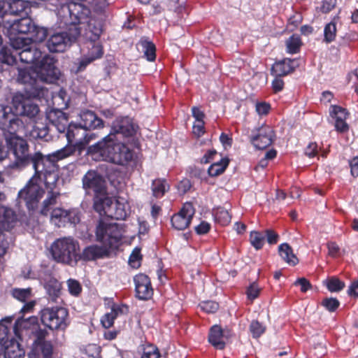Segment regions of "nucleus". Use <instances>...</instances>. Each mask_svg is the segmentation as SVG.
Instances as JSON below:
<instances>
[{
    "label": "nucleus",
    "instance_id": "1",
    "mask_svg": "<svg viewBox=\"0 0 358 358\" xmlns=\"http://www.w3.org/2000/svg\"><path fill=\"white\" fill-rule=\"evenodd\" d=\"M34 43L24 36H11L10 45L22 62L32 64L25 69H19L18 82L26 85L27 94L33 98H41L48 93L44 83H51L58 78L59 71L55 66L54 59L31 46Z\"/></svg>",
    "mask_w": 358,
    "mask_h": 358
},
{
    "label": "nucleus",
    "instance_id": "30",
    "mask_svg": "<svg viewBox=\"0 0 358 358\" xmlns=\"http://www.w3.org/2000/svg\"><path fill=\"white\" fill-rule=\"evenodd\" d=\"M129 204L121 197L116 199L113 206V215L116 220H124L129 213Z\"/></svg>",
    "mask_w": 358,
    "mask_h": 358
},
{
    "label": "nucleus",
    "instance_id": "11",
    "mask_svg": "<svg viewBox=\"0 0 358 358\" xmlns=\"http://www.w3.org/2000/svg\"><path fill=\"white\" fill-rule=\"evenodd\" d=\"M66 136L69 143H74L73 146L79 152H81L92 139V136H89L87 133V129L82 127L80 124H69Z\"/></svg>",
    "mask_w": 358,
    "mask_h": 358
},
{
    "label": "nucleus",
    "instance_id": "38",
    "mask_svg": "<svg viewBox=\"0 0 358 358\" xmlns=\"http://www.w3.org/2000/svg\"><path fill=\"white\" fill-rule=\"evenodd\" d=\"M11 296L16 300L25 303L32 296V289L28 288H13L10 290Z\"/></svg>",
    "mask_w": 358,
    "mask_h": 358
},
{
    "label": "nucleus",
    "instance_id": "23",
    "mask_svg": "<svg viewBox=\"0 0 358 358\" xmlns=\"http://www.w3.org/2000/svg\"><path fill=\"white\" fill-rule=\"evenodd\" d=\"M331 117L335 120V128L336 131L343 133L348 131L349 126L345 120L348 113L345 108L338 106H332L330 112Z\"/></svg>",
    "mask_w": 358,
    "mask_h": 358
},
{
    "label": "nucleus",
    "instance_id": "27",
    "mask_svg": "<svg viewBox=\"0 0 358 358\" xmlns=\"http://www.w3.org/2000/svg\"><path fill=\"white\" fill-rule=\"evenodd\" d=\"M227 335L225 331L219 325H214L211 327L208 341L216 349L222 350L225 346Z\"/></svg>",
    "mask_w": 358,
    "mask_h": 358
},
{
    "label": "nucleus",
    "instance_id": "21",
    "mask_svg": "<svg viewBox=\"0 0 358 358\" xmlns=\"http://www.w3.org/2000/svg\"><path fill=\"white\" fill-rule=\"evenodd\" d=\"M273 131L269 127H262L258 129L257 135L251 138L252 144L258 149H264L273 142Z\"/></svg>",
    "mask_w": 358,
    "mask_h": 358
},
{
    "label": "nucleus",
    "instance_id": "14",
    "mask_svg": "<svg viewBox=\"0 0 358 358\" xmlns=\"http://www.w3.org/2000/svg\"><path fill=\"white\" fill-rule=\"evenodd\" d=\"M136 131V127L131 118L129 117H119L113 122L109 134H113L115 138L120 139V136L122 137L133 136Z\"/></svg>",
    "mask_w": 358,
    "mask_h": 358
},
{
    "label": "nucleus",
    "instance_id": "16",
    "mask_svg": "<svg viewBox=\"0 0 358 358\" xmlns=\"http://www.w3.org/2000/svg\"><path fill=\"white\" fill-rule=\"evenodd\" d=\"M51 222L56 226L60 227L66 223L76 224L80 221V217L76 210H65L60 208H55L51 212Z\"/></svg>",
    "mask_w": 358,
    "mask_h": 358
},
{
    "label": "nucleus",
    "instance_id": "31",
    "mask_svg": "<svg viewBox=\"0 0 358 358\" xmlns=\"http://www.w3.org/2000/svg\"><path fill=\"white\" fill-rule=\"evenodd\" d=\"M50 126L42 122H36L32 129L29 131L30 137L33 138L44 139L48 141L50 138L49 136Z\"/></svg>",
    "mask_w": 358,
    "mask_h": 358
},
{
    "label": "nucleus",
    "instance_id": "51",
    "mask_svg": "<svg viewBox=\"0 0 358 358\" xmlns=\"http://www.w3.org/2000/svg\"><path fill=\"white\" fill-rule=\"evenodd\" d=\"M160 354L158 348L151 344L145 345L141 358H159Z\"/></svg>",
    "mask_w": 358,
    "mask_h": 358
},
{
    "label": "nucleus",
    "instance_id": "5",
    "mask_svg": "<svg viewBox=\"0 0 358 358\" xmlns=\"http://www.w3.org/2000/svg\"><path fill=\"white\" fill-rule=\"evenodd\" d=\"M5 135L7 145L15 157L13 163L10 165L11 168H22L32 163L35 171L39 173L43 171L41 169L44 166L45 157L43 154L37 152L30 155L29 145L24 138L16 135V133Z\"/></svg>",
    "mask_w": 358,
    "mask_h": 358
},
{
    "label": "nucleus",
    "instance_id": "37",
    "mask_svg": "<svg viewBox=\"0 0 358 358\" xmlns=\"http://www.w3.org/2000/svg\"><path fill=\"white\" fill-rule=\"evenodd\" d=\"M108 5L106 0H93L92 8L94 13L93 17H95L96 22H101V27L105 16L103 13Z\"/></svg>",
    "mask_w": 358,
    "mask_h": 358
},
{
    "label": "nucleus",
    "instance_id": "35",
    "mask_svg": "<svg viewBox=\"0 0 358 358\" xmlns=\"http://www.w3.org/2000/svg\"><path fill=\"white\" fill-rule=\"evenodd\" d=\"M93 48L95 49V54L92 56H88L87 54L85 55L84 57H83L78 62L76 72L83 71L89 64L102 56L103 49H101L99 46H93Z\"/></svg>",
    "mask_w": 358,
    "mask_h": 358
},
{
    "label": "nucleus",
    "instance_id": "56",
    "mask_svg": "<svg viewBox=\"0 0 358 358\" xmlns=\"http://www.w3.org/2000/svg\"><path fill=\"white\" fill-rule=\"evenodd\" d=\"M68 288L69 292L74 296H78L81 292V286L80 283L73 279H69L67 281Z\"/></svg>",
    "mask_w": 358,
    "mask_h": 358
},
{
    "label": "nucleus",
    "instance_id": "7",
    "mask_svg": "<svg viewBox=\"0 0 358 358\" xmlns=\"http://www.w3.org/2000/svg\"><path fill=\"white\" fill-rule=\"evenodd\" d=\"M79 242L71 236L57 238L50 246L52 259L57 263L74 266L79 262Z\"/></svg>",
    "mask_w": 358,
    "mask_h": 358
},
{
    "label": "nucleus",
    "instance_id": "28",
    "mask_svg": "<svg viewBox=\"0 0 358 358\" xmlns=\"http://www.w3.org/2000/svg\"><path fill=\"white\" fill-rule=\"evenodd\" d=\"M100 196H96L94 199V208L100 214H104L108 216L113 215L114 203L108 196L100 194Z\"/></svg>",
    "mask_w": 358,
    "mask_h": 358
},
{
    "label": "nucleus",
    "instance_id": "46",
    "mask_svg": "<svg viewBox=\"0 0 358 358\" xmlns=\"http://www.w3.org/2000/svg\"><path fill=\"white\" fill-rule=\"evenodd\" d=\"M215 220L222 225H227L231 222V215L227 210L218 208L214 212Z\"/></svg>",
    "mask_w": 358,
    "mask_h": 358
},
{
    "label": "nucleus",
    "instance_id": "24",
    "mask_svg": "<svg viewBox=\"0 0 358 358\" xmlns=\"http://www.w3.org/2000/svg\"><path fill=\"white\" fill-rule=\"evenodd\" d=\"M128 313V307L125 305L113 304L110 312L106 313L101 319L103 327L106 329L111 327L114 320L122 315H126Z\"/></svg>",
    "mask_w": 358,
    "mask_h": 358
},
{
    "label": "nucleus",
    "instance_id": "50",
    "mask_svg": "<svg viewBox=\"0 0 358 358\" xmlns=\"http://www.w3.org/2000/svg\"><path fill=\"white\" fill-rule=\"evenodd\" d=\"M266 327L257 320H253L250 324V331L255 338L260 337L265 331Z\"/></svg>",
    "mask_w": 358,
    "mask_h": 358
},
{
    "label": "nucleus",
    "instance_id": "57",
    "mask_svg": "<svg viewBox=\"0 0 358 358\" xmlns=\"http://www.w3.org/2000/svg\"><path fill=\"white\" fill-rule=\"evenodd\" d=\"M6 357V358H24V352L18 348L17 345H14L8 349Z\"/></svg>",
    "mask_w": 358,
    "mask_h": 358
},
{
    "label": "nucleus",
    "instance_id": "47",
    "mask_svg": "<svg viewBox=\"0 0 358 358\" xmlns=\"http://www.w3.org/2000/svg\"><path fill=\"white\" fill-rule=\"evenodd\" d=\"M76 148H75V147L72 145H66V147L50 155L49 157H53L57 160H61L71 155L76 151Z\"/></svg>",
    "mask_w": 358,
    "mask_h": 358
},
{
    "label": "nucleus",
    "instance_id": "64",
    "mask_svg": "<svg viewBox=\"0 0 358 358\" xmlns=\"http://www.w3.org/2000/svg\"><path fill=\"white\" fill-rule=\"evenodd\" d=\"M327 248L329 255L331 257L337 256L340 252V248L335 242H329Z\"/></svg>",
    "mask_w": 358,
    "mask_h": 358
},
{
    "label": "nucleus",
    "instance_id": "2",
    "mask_svg": "<svg viewBox=\"0 0 358 358\" xmlns=\"http://www.w3.org/2000/svg\"><path fill=\"white\" fill-rule=\"evenodd\" d=\"M41 172L37 173L30 178L25 187L18 192L20 202L24 201L29 209H34L44 194L43 185L48 189L46 199L43 202L41 214L47 215L52 206L56 204L60 194L56 190L58 180L57 173L48 171L44 166L41 167Z\"/></svg>",
    "mask_w": 358,
    "mask_h": 358
},
{
    "label": "nucleus",
    "instance_id": "54",
    "mask_svg": "<svg viewBox=\"0 0 358 358\" xmlns=\"http://www.w3.org/2000/svg\"><path fill=\"white\" fill-rule=\"evenodd\" d=\"M260 287L256 282L252 283L247 289L246 294L248 299L250 301L255 300L258 297L260 292Z\"/></svg>",
    "mask_w": 358,
    "mask_h": 358
},
{
    "label": "nucleus",
    "instance_id": "39",
    "mask_svg": "<svg viewBox=\"0 0 358 358\" xmlns=\"http://www.w3.org/2000/svg\"><path fill=\"white\" fill-rule=\"evenodd\" d=\"M228 158H222L219 162H215L210 166L208 172L210 176H217L222 174L229 165Z\"/></svg>",
    "mask_w": 358,
    "mask_h": 358
},
{
    "label": "nucleus",
    "instance_id": "32",
    "mask_svg": "<svg viewBox=\"0 0 358 358\" xmlns=\"http://www.w3.org/2000/svg\"><path fill=\"white\" fill-rule=\"evenodd\" d=\"M278 252L281 258L288 264L294 266L298 263L297 257L287 243L280 244L278 247Z\"/></svg>",
    "mask_w": 358,
    "mask_h": 358
},
{
    "label": "nucleus",
    "instance_id": "44",
    "mask_svg": "<svg viewBox=\"0 0 358 358\" xmlns=\"http://www.w3.org/2000/svg\"><path fill=\"white\" fill-rule=\"evenodd\" d=\"M264 241H265V234H264V231L262 232L253 231L250 233V244L256 250L262 249L264 244Z\"/></svg>",
    "mask_w": 358,
    "mask_h": 358
},
{
    "label": "nucleus",
    "instance_id": "12",
    "mask_svg": "<svg viewBox=\"0 0 358 358\" xmlns=\"http://www.w3.org/2000/svg\"><path fill=\"white\" fill-rule=\"evenodd\" d=\"M13 106L16 115L26 116L30 119L36 117L39 113L37 104L33 103L23 94L17 93L13 96Z\"/></svg>",
    "mask_w": 358,
    "mask_h": 358
},
{
    "label": "nucleus",
    "instance_id": "8",
    "mask_svg": "<svg viewBox=\"0 0 358 358\" xmlns=\"http://www.w3.org/2000/svg\"><path fill=\"white\" fill-rule=\"evenodd\" d=\"M9 39L11 36H17V34H28L27 37L34 43H41L47 37L48 29L43 27L37 26L30 17H23L15 20L9 28Z\"/></svg>",
    "mask_w": 358,
    "mask_h": 358
},
{
    "label": "nucleus",
    "instance_id": "62",
    "mask_svg": "<svg viewBox=\"0 0 358 358\" xmlns=\"http://www.w3.org/2000/svg\"><path fill=\"white\" fill-rule=\"evenodd\" d=\"M193 133L199 137L204 134V122H195L193 125Z\"/></svg>",
    "mask_w": 358,
    "mask_h": 358
},
{
    "label": "nucleus",
    "instance_id": "25",
    "mask_svg": "<svg viewBox=\"0 0 358 358\" xmlns=\"http://www.w3.org/2000/svg\"><path fill=\"white\" fill-rule=\"evenodd\" d=\"M80 124L86 129H94L103 127V123L101 119L91 110L82 111L80 115Z\"/></svg>",
    "mask_w": 358,
    "mask_h": 358
},
{
    "label": "nucleus",
    "instance_id": "15",
    "mask_svg": "<svg viewBox=\"0 0 358 358\" xmlns=\"http://www.w3.org/2000/svg\"><path fill=\"white\" fill-rule=\"evenodd\" d=\"M195 210L192 203H185L181 210L171 218L173 227L178 230L185 229L190 224Z\"/></svg>",
    "mask_w": 358,
    "mask_h": 358
},
{
    "label": "nucleus",
    "instance_id": "20",
    "mask_svg": "<svg viewBox=\"0 0 358 358\" xmlns=\"http://www.w3.org/2000/svg\"><path fill=\"white\" fill-rule=\"evenodd\" d=\"M134 280L137 297L142 300L150 299L153 290L149 278L145 274L140 273L134 277Z\"/></svg>",
    "mask_w": 358,
    "mask_h": 358
},
{
    "label": "nucleus",
    "instance_id": "29",
    "mask_svg": "<svg viewBox=\"0 0 358 358\" xmlns=\"http://www.w3.org/2000/svg\"><path fill=\"white\" fill-rule=\"evenodd\" d=\"M16 221V215L10 208H0V229L9 230Z\"/></svg>",
    "mask_w": 358,
    "mask_h": 358
},
{
    "label": "nucleus",
    "instance_id": "9",
    "mask_svg": "<svg viewBox=\"0 0 358 358\" xmlns=\"http://www.w3.org/2000/svg\"><path fill=\"white\" fill-rule=\"evenodd\" d=\"M69 313L63 307H48L41 311L42 323L52 330H64L68 326Z\"/></svg>",
    "mask_w": 358,
    "mask_h": 358
},
{
    "label": "nucleus",
    "instance_id": "52",
    "mask_svg": "<svg viewBox=\"0 0 358 358\" xmlns=\"http://www.w3.org/2000/svg\"><path fill=\"white\" fill-rule=\"evenodd\" d=\"M141 259V250L138 248H136L132 251L129 259V265L134 268H137L140 266V261Z\"/></svg>",
    "mask_w": 358,
    "mask_h": 358
},
{
    "label": "nucleus",
    "instance_id": "33",
    "mask_svg": "<svg viewBox=\"0 0 358 358\" xmlns=\"http://www.w3.org/2000/svg\"><path fill=\"white\" fill-rule=\"evenodd\" d=\"M50 299L53 302H58L61 293V284L55 278L50 279L45 286Z\"/></svg>",
    "mask_w": 358,
    "mask_h": 358
},
{
    "label": "nucleus",
    "instance_id": "18",
    "mask_svg": "<svg viewBox=\"0 0 358 358\" xmlns=\"http://www.w3.org/2000/svg\"><path fill=\"white\" fill-rule=\"evenodd\" d=\"M83 186L86 190L93 189L96 193L103 194L105 192V180L97 172L89 171L83 178Z\"/></svg>",
    "mask_w": 358,
    "mask_h": 358
},
{
    "label": "nucleus",
    "instance_id": "45",
    "mask_svg": "<svg viewBox=\"0 0 358 358\" xmlns=\"http://www.w3.org/2000/svg\"><path fill=\"white\" fill-rule=\"evenodd\" d=\"M8 14L17 15L24 11L27 6V2L22 0H10L8 1Z\"/></svg>",
    "mask_w": 358,
    "mask_h": 358
},
{
    "label": "nucleus",
    "instance_id": "60",
    "mask_svg": "<svg viewBox=\"0 0 358 358\" xmlns=\"http://www.w3.org/2000/svg\"><path fill=\"white\" fill-rule=\"evenodd\" d=\"M336 5V0H322L321 10L324 13H329L335 8Z\"/></svg>",
    "mask_w": 358,
    "mask_h": 358
},
{
    "label": "nucleus",
    "instance_id": "4",
    "mask_svg": "<svg viewBox=\"0 0 358 358\" xmlns=\"http://www.w3.org/2000/svg\"><path fill=\"white\" fill-rule=\"evenodd\" d=\"M97 241L102 243L103 246L92 245L85 248L82 252H78L79 261H93L103 257L106 255L108 248L115 246L122 238V234L117 226L113 224L100 222L96 231Z\"/></svg>",
    "mask_w": 358,
    "mask_h": 358
},
{
    "label": "nucleus",
    "instance_id": "55",
    "mask_svg": "<svg viewBox=\"0 0 358 358\" xmlns=\"http://www.w3.org/2000/svg\"><path fill=\"white\" fill-rule=\"evenodd\" d=\"M200 306L203 311L208 313H213L216 312L219 308L218 303L213 301L202 302L200 304Z\"/></svg>",
    "mask_w": 358,
    "mask_h": 358
},
{
    "label": "nucleus",
    "instance_id": "42",
    "mask_svg": "<svg viewBox=\"0 0 358 358\" xmlns=\"http://www.w3.org/2000/svg\"><path fill=\"white\" fill-rule=\"evenodd\" d=\"M169 186L166 181L162 179H157L152 182V191L154 196L160 198L169 189Z\"/></svg>",
    "mask_w": 358,
    "mask_h": 358
},
{
    "label": "nucleus",
    "instance_id": "17",
    "mask_svg": "<svg viewBox=\"0 0 358 358\" xmlns=\"http://www.w3.org/2000/svg\"><path fill=\"white\" fill-rule=\"evenodd\" d=\"M101 33V22H97L96 24H93L92 21L89 22V28L87 29V31L85 32V37L87 41L86 45L88 49L87 53L88 56H92L95 54V49L93 48V46H99L102 49V46L98 41Z\"/></svg>",
    "mask_w": 358,
    "mask_h": 358
},
{
    "label": "nucleus",
    "instance_id": "3",
    "mask_svg": "<svg viewBox=\"0 0 358 358\" xmlns=\"http://www.w3.org/2000/svg\"><path fill=\"white\" fill-rule=\"evenodd\" d=\"M89 152L99 155L104 161L117 165H126L133 159L132 151L120 139L109 134L101 141L89 148Z\"/></svg>",
    "mask_w": 358,
    "mask_h": 358
},
{
    "label": "nucleus",
    "instance_id": "10",
    "mask_svg": "<svg viewBox=\"0 0 358 358\" xmlns=\"http://www.w3.org/2000/svg\"><path fill=\"white\" fill-rule=\"evenodd\" d=\"M80 36V28H69V31L55 32L50 35L46 46L50 52H63L69 48L73 41Z\"/></svg>",
    "mask_w": 358,
    "mask_h": 358
},
{
    "label": "nucleus",
    "instance_id": "40",
    "mask_svg": "<svg viewBox=\"0 0 358 358\" xmlns=\"http://www.w3.org/2000/svg\"><path fill=\"white\" fill-rule=\"evenodd\" d=\"M15 63V56L11 52V50L7 47H3L0 50V71L3 70V65H13Z\"/></svg>",
    "mask_w": 358,
    "mask_h": 358
},
{
    "label": "nucleus",
    "instance_id": "36",
    "mask_svg": "<svg viewBox=\"0 0 358 358\" xmlns=\"http://www.w3.org/2000/svg\"><path fill=\"white\" fill-rule=\"evenodd\" d=\"M93 48L95 49V54L92 56H88L87 54L85 55L84 57H83L78 62L76 72L83 71L89 64L102 56L103 49H101L99 46H93Z\"/></svg>",
    "mask_w": 358,
    "mask_h": 358
},
{
    "label": "nucleus",
    "instance_id": "22",
    "mask_svg": "<svg viewBox=\"0 0 358 358\" xmlns=\"http://www.w3.org/2000/svg\"><path fill=\"white\" fill-rule=\"evenodd\" d=\"M47 120L50 126L54 127L59 133H63L69 127V120L66 114L60 110H51L47 114Z\"/></svg>",
    "mask_w": 358,
    "mask_h": 358
},
{
    "label": "nucleus",
    "instance_id": "6",
    "mask_svg": "<svg viewBox=\"0 0 358 358\" xmlns=\"http://www.w3.org/2000/svg\"><path fill=\"white\" fill-rule=\"evenodd\" d=\"M90 14L91 11L83 3L67 2L66 0H63L57 10V15L61 18V21L64 24H71L70 28L79 27L80 34L83 28H85V32L87 31L89 22L91 21L93 24H97L95 17L89 16Z\"/></svg>",
    "mask_w": 358,
    "mask_h": 358
},
{
    "label": "nucleus",
    "instance_id": "53",
    "mask_svg": "<svg viewBox=\"0 0 358 358\" xmlns=\"http://www.w3.org/2000/svg\"><path fill=\"white\" fill-rule=\"evenodd\" d=\"M339 304V301L335 298H326L322 302V305L329 311L336 310Z\"/></svg>",
    "mask_w": 358,
    "mask_h": 358
},
{
    "label": "nucleus",
    "instance_id": "41",
    "mask_svg": "<svg viewBox=\"0 0 358 358\" xmlns=\"http://www.w3.org/2000/svg\"><path fill=\"white\" fill-rule=\"evenodd\" d=\"M35 350L38 353H41L43 358H52V345L45 341L39 340L35 343Z\"/></svg>",
    "mask_w": 358,
    "mask_h": 358
},
{
    "label": "nucleus",
    "instance_id": "26",
    "mask_svg": "<svg viewBox=\"0 0 358 358\" xmlns=\"http://www.w3.org/2000/svg\"><path fill=\"white\" fill-rule=\"evenodd\" d=\"M295 63V59L288 58L276 62L271 68L272 73L277 77L286 76L294 70Z\"/></svg>",
    "mask_w": 358,
    "mask_h": 358
},
{
    "label": "nucleus",
    "instance_id": "63",
    "mask_svg": "<svg viewBox=\"0 0 358 358\" xmlns=\"http://www.w3.org/2000/svg\"><path fill=\"white\" fill-rule=\"evenodd\" d=\"M210 229V224L207 222H201L199 225L195 227V231L198 234H205Z\"/></svg>",
    "mask_w": 358,
    "mask_h": 358
},
{
    "label": "nucleus",
    "instance_id": "34",
    "mask_svg": "<svg viewBox=\"0 0 358 358\" xmlns=\"http://www.w3.org/2000/svg\"><path fill=\"white\" fill-rule=\"evenodd\" d=\"M137 45L138 48H141V51L143 52L145 57L148 61L152 62L155 59L156 49L153 43L147 39L141 38Z\"/></svg>",
    "mask_w": 358,
    "mask_h": 358
},
{
    "label": "nucleus",
    "instance_id": "43",
    "mask_svg": "<svg viewBox=\"0 0 358 358\" xmlns=\"http://www.w3.org/2000/svg\"><path fill=\"white\" fill-rule=\"evenodd\" d=\"M287 52L289 54H296L299 52L302 45L299 36L293 34L285 42Z\"/></svg>",
    "mask_w": 358,
    "mask_h": 358
},
{
    "label": "nucleus",
    "instance_id": "48",
    "mask_svg": "<svg viewBox=\"0 0 358 358\" xmlns=\"http://www.w3.org/2000/svg\"><path fill=\"white\" fill-rule=\"evenodd\" d=\"M336 35V26L333 22L326 24L324 29V41L326 43H331L335 40Z\"/></svg>",
    "mask_w": 358,
    "mask_h": 358
},
{
    "label": "nucleus",
    "instance_id": "49",
    "mask_svg": "<svg viewBox=\"0 0 358 358\" xmlns=\"http://www.w3.org/2000/svg\"><path fill=\"white\" fill-rule=\"evenodd\" d=\"M325 285H327V289L331 292H339L345 287V283L335 277L327 279L325 281Z\"/></svg>",
    "mask_w": 358,
    "mask_h": 358
},
{
    "label": "nucleus",
    "instance_id": "59",
    "mask_svg": "<svg viewBox=\"0 0 358 358\" xmlns=\"http://www.w3.org/2000/svg\"><path fill=\"white\" fill-rule=\"evenodd\" d=\"M294 285L295 286H300V289L302 292H306L307 290L311 288V284L305 278H300L297 279Z\"/></svg>",
    "mask_w": 358,
    "mask_h": 358
},
{
    "label": "nucleus",
    "instance_id": "13",
    "mask_svg": "<svg viewBox=\"0 0 358 358\" xmlns=\"http://www.w3.org/2000/svg\"><path fill=\"white\" fill-rule=\"evenodd\" d=\"M10 107L0 105V129L10 134L16 133L23 127V122L11 112Z\"/></svg>",
    "mask_w": 358,
    "mask_h": 358
},
{
    "label": "nucleus",
    "instance_id": "61",
    "mask_svg": "<svg viewBox=\"0 0 358 358\" xmlns=\"http://www.w3.org/2000/svg\"><path fill=\"white\" fill-rule=\"evenodd\" d=\"M265 238L269 244H275L278 242V235L271 229H266L264 231Z\"/></svg>",
    "mask_w": 358,
    "mask_h": 358
},
{
    "label": "nucleus",
    "instance_id": "19",
    "mask_svg": "<svg viewBox=\"0 0 358 358\" xmlns=\"http://www.w3.org/2000/svg\"><path fill=\"white\" fill-rule=\"evenodd\" d=\"M11 322L12 317H6L0 322V345L4 349L5 358H6V353L8 349L14 345H17L18 348L24 353L23 349L20 348L19 343L13 338H10L9 331L11 327Z\"/></svg>",
    "mask_w": 358,
    "mask_h": 358
},
{
    "label": "nucleus",
    "instance_id": "58",
    "mask_svg": "<svg viewBox=\"0 0 358 358\" xmlns=\"http://www.w3.org/2000/svg\"><path fill=\"white\" fill-rule=\"evenodd\" d=\"M255 109L259 115H266L271 110V105L264 101L257 102L255 105Z\"/></svg>",
    "mask_w": 358,
    "mask_h": 358
}]
</instances>
